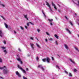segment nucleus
Returning <instances> with one entry per match:
<instances>
[{"label":"nucleus","instance_id":"nucleus-45","mask_svg":"<svg viewBox=\"0 0 79 79\" xmlns=\"http://www.w3.org/2000/svg\"><path fill=\"white\" fill-rule=\"evenodd\" d=\"M65 18L66 19H67V20H68V18H67L66 16H65Z\"/></svg>","mask_w":79,"mask_h":79},{"label":"nucleus","instance_id":"nucleus-28","mask_svg":"<svg viewBox=\"0 0 79 79\" xmlns=\"http://www.w3.org/2000/svg\"><path fill=\"white\" fill-rule=\"evenodd\" d=\"M55 42L56 45H58V42L57 41H56Z\"/></svg>","mask_w":79,"mask_h":79},{"label":"nucleus","instance_id":"nucleus-36","mask_svg":"<svg viewBox=\"0 0 79 79\" xmlns=\"http://www.w3.org/2000/svg\"><path fill=\"white\" fill-rule=\"evenodd\" d=\"M56 68H58L59 69H60V68L59 67V66H58L56 65Z\"/></svg>","mask_w":79,"mask_h":79},{"label":"nucleus","instance_id":"nucleus-21","mask_svg":"<svg viewBox=\"0 0 79 79\" xmlns=\"http://www.w3.org/2000/svg\"><path fill=\"white\" fill-rule=\"evenodd\" d=\"M39 57L37 56L36 58V60H37V61H39Z\"/></svg>","mask_w":79,"mask_h":79},{"label":"nucleus","instance_id":"nucleus-52","mask_svg":"<svg viewBox=\"0 0 79 79\" xmlns=\"http://www.w3.org/2000/svg\"><path fill=\"white\" fill-rule=\"evenodd\" d=\"M1 4V2H0V5Z\"/></svg>","mask_w":79,"mask_h":79},{"label":"nucleus","instance_id":"nucleus-43","mask_svg":"<svg viewBox=\"0 0 79 79\" xmlns=\"http://www.w3.org/2000/svg\"><path fill=\"white\" fill-rule=\"evenodd\" d=\"M3 43H4V44H6V41H4L3 42Z\"/></svg>","mask_w":79,"mask_h":79},{"label":"nucleus","instance_id":"nucleus-24","mask_svg":"<svg viewBox=\"0 0 79 79\" xmlns=\"http://www.w3.org/2000/svg\"><path fill=\"white\" fill-rule=\"evenodd\" d=\"M69 23L72 26H73V23L71 22H69Z\"/></svg>","mask_w":79,"mask_h":79},{"label":"nucleus","instance_id":"nucleus-37","mask_svg":"<svg viewBox=\"0 0 79 79\" xmlns=\"http://www.w3.org/2000/svg\"><path fill=\"white\" fill-rule=\"evenodd\" d=\"M29 23H30V24H31V25H34V24L32 23L31 22H29Z\"/></svg>","mask_w":79,"mask_h":79},{"label":"nucleus","instance_id":"nucleus-12","mask_svg":"<svg viewBox=\"0 0 79 79\" xmlns=\"http://www.w3.org/2000/svg\"><path fill=\"white\" fill-rule=\"evenodd\" d=\"M64 46L66 49H68V46L67 45L64 44Z\"/></svg>","mask_w":79,"mask_h":79},{"label":"nucleus","instance_id":"nucleus-29","mask_svg":"<svg viewBox=\"0 0 79 79\" xmlns=\"http://www.w3.org/2000/svg\"><path fill=\"white\" fill-rule=\"evenodd\" d=\"M0 63H2V59L1 58H0Z\"/></svg>","mask_w":79,"mask_h":79},{"label":"nucleus","instance_id":"nucleus-25","mask_svg":"<svg viewBox=\"0 0 79 79\" xmlns=\"http://www.w3.org/2000/svg\"><path fill=\"white\" fill-rule=\"evenodd\" d=\"M69 76H70V77H72V74L71 73H69Z\"/></svg>","mask_w":79,"mask_h":79},{"label":"nucleus","instance_id":"nucleus-23","mask_svg":"<svg viewBox=\"0 0 79 79\" xmlns=\"http://www.w3.org/2000/svg\"><path fill=\"white\" fill-rule=\"evenodd\" d=\"M42 13H43L45 18H46V15H45V13H44V12L42 11Z\"/></svg>","mask_w":79,"mask_h":79},{"label":"nucleus","instance_id":"nucleus-15","mask_svg":"<svg viewBox=\"0 0 79 79\" xmlns=\"http://www.w3.org/2000/svg\"><path fill=\"white\" fill-rule=\"evenodd\" d=\"M66 31H67L68 32H69V34H71V31H69V29H68L66 28Z\"/></svg>","mask_w":79,"mask_h":79},{"label":"nucleus","instance_id":"nucleus-44","mask_svg":"<svg viewBox=\"0 0 79 79\" xmlns=\"http://www.w3.org/2000/svg\"><path fill=\"white\" fill-rule=\"evenodd\" d=\"M50 24L51 25V26H52V25H53V24H52V22L50 23Z\"/></svg>","mask_w":79,"mask_h":79},{"label":"nucleus","instance_id":"nucleus-9","mask_svg":"<svg viewBox=\"0 0 79 79\" xmlns=\"http://www.w3.org/2000/svg\"><path fill=\"white\" fill-rule=\"evenodd\" d=\"M3 33L2 32V30H0V36L1 37H2L3 36Z\"/></svg>","mask_w":79,"mask_h":79},{"label":"nucleus","instance_id":"nucleus-49","mask_svg":"<svg viewBox=\"0 0 79 79\" xmlns=\"http://www.w3.org/2000/svg\"><path fill=\"white\" fill-rule=\"evenodd\" d=\"M58 6H59V7H60V5H59V4H58Z\"/></svg>","mask_w":79,"mask_h":79},{"label":"nucleus","instance_id":"nucleus-31","mask_svg":"<svg viewBox=\"0 0 79 79\" xmlns=\"http://www.w3.org/2000/svg\"><path fill=\"white\" fill-rule=\"evenodd\" d=\"M30 39L31 40H34V38H33V37H31L30 38Z\"/></svg>","mask_w":79,"mask_h":79},{"label":"nucleus","instance_id":"nucleus-16","mask_svg":"<svg viewBox=\"0 0 79 79\" xmlns=\"http://www.w3.org/2000/svg\"><path fill=\"white\" fill-rule=\"evenodd\" d=\"M36 46L38 47V48H40V46L37 43H36Z\"/></svg>","mask_w":79,"mask_h":79},{"label":"nucleus","instance_id":"nucleus-18","mask_svg":"<svg viewBox=\"0 0 79 79\" xmlns=\"http://www.w3.org/2000/svg\"><path fill=\"white\" fill-rule=\"evenodd\" d=\"M55 37L56 38V39H58V35H57L55 34L54 35Z\"/></svg>","mask_w":79,"mask_h":79},{"label":"nucleus","instance_id":"nucleus-22","mask_svg":"<svg viewBox=\"0 0 79 79\" xmlns=\"http://www.w3.org/2000/svg\"><path fill=\"white\" fill-rule=\"evenodd\" d=\"M46 34L47 35L50 36V34L48 32H46Z\"/></svg>","mask_w":79,"mask_h":79},{"label":"nucleus","instance_id":"nucleus-41","mask_svg":"<svg viewBox=\"0 0 79 79\" xmlns=\"http://www.w3.org/2000/svg\"><path fill=\"white\" fill-rule=\"evenodd\" d=\"M25 28H26V29H27V26H25Z\"/></svg>","mask_w":79,"mask_h":79},{"label":"nucleus","instance_id":"nucleus-7","mask_svg":"<svg viewBox=\"0 0 79 79\" xmlns=\"http://www.w3.org/2000/svg\"><path fill=\"white\" fill-rule=\"evenodd\" d=\"M38 68H40V69H41L43 71H45V69L43 68L42 65L41 64L39 65L38 66Z\"/></svg>","mask_w":79,"mask_h":79},{"label":"nucleus","instance_id":"nucleus-47","mask_svg":"<svg viewBox=\"0 0 79 79\" xmlns=\"http://www.w3.org/2000/svg\"><path fill=\"white\" fill-rule=\"evenodd\" d=\"M14 33H15V34H16V31H14Z\"/></svg>","mask_w":79,"mask_h":79},{"label":"nucleus","instance_id":"nucleus-38","mask_svg":"<svg viewBox=\"0 0 79 79\" xmlns=\"http://www.w3.org/2000/svg\"><path fill=\"white\" fill-rule=\"evenodd\" d=\"M45 42H48V40H47V39H45Z\"/></svg>","mask_w":79,"mask_h":79},{"label":"nucleus","instance_id":"nucleus-35","mask_svg":"<svg viewBox=\"0 0 79 79\" xmlns=\"http://www.w3.org/2000/svg\"><path fill=\"white\" fill-rule=\"evenodd\" d=\"M75 49L76 50H77V51L79 52V50L77 49V48H75Z\"/></svg>","mask_w":79,"mask_h":79},{"label":"nucleus","instance_id":"nucleus-14","mask_svg":"<svg viewBox=\"0 0 79 79\" xmlns=\"http://www.w3.org/2000/svg\"><path fill=\"white\" fill-rule=\"evenodd\" d=\"M4 25L6 29H7L8 27V25L6 24L5 23H4Z\"/></svg>","mask_w":79,"mask_h":79},{"label":"nucleus","instance_id":"nucleus-4","mask_svg":"<svg viewBox=\"0 0 79 79\" xmlns=\"http://www.w3.org/2000/svg\"><path fill=\"white\" fill-rule=\"evenodd\" d=\"M17 66L18 68L19 69H20V70H21V71H23V73H24V74H26V71L24 70L22 68L20 67V66H19V64H18Z\"/></svg>","mask_w":79,"mask_h":79},{"label":"nucleus","instance_id":"nucleus-42","mask_svg":"<svg viewBox=\"0 0 79 79\" xmlns=\"http://www.w3.org/2000/svg\"><path fill=\"white\" fill-rule=\"evenodd\" d=\"M64 73H66V74H68V72L66 70L64 71Z\"/></svg>","mask_w":79,"mask_h":79},{"label":"nucleus","instance_id":"nucleus-1","mask_svg":"<svg viewBox=\"0 0 79 79\" xmlns=\"http://www.w3.org/2000/svg\"><path fill=\"white\" fill-rule=\"evenodd\" d=\"M0 69H3L2 72L4 74H7L8 73L9 70L7 69L6 67L5 66H4L2 67L0 66Z\"/></svg>","mask_w":79,"mask_h":79},{"label":"nucleus","instance_id":"nucleus-13","mask_svg":"<svg viewBox=\"0 0 79 79\" xmlns=\"http://www.w3.org/2000/svg\"><path fill=\"white\" fill-rule=\"evenodd\" d=\"M70 60L71 62H72V63H73V64H75V62H74V60H71V59H70Z\"/></svg>","mask_w":79,"mask_h":79},{"label":"nucleus","instance_id":"nucleus-46","mask_svg":"<svg viewBox=\"0 0 79 79\" xmlns=\"http://www.w3.org/2000/svg\"><path fill=\"white\" fill-rule=\"evenodd\" d=\"M26 71H29V69H28V68H26Z\"/></svg>","mask_w":79,"mask_h":79},{"label":"nucleus","instance_id":"nucleus-27","mask_svg":"<svg viewBox=\"0 0 79 79\" xmlns=\"http://www.w3.org/2000/svg\"><path fill=\"white\" fill-rule=\"evenodd\" d=\"M37 32H39V33L40 32V29H37Z\"/></svg>","mask_w":79,"mask_h":79},{"label":"nucleus","instance_id":"nucleus-53","mask_svg":"<svg viewBox=\"0 0 79 79\" xmlns=\"http://www.w3.org/2000/svg\"><path fill=\"white\" fill-rule=\"evenodd\" d=\"M58 11H59V12H60V10H58Z\"/></svg>","mask_w":79,"mask_h":79},{"label":"nucleus","instance_id":"nucleus-39","mask_svg":"<svg viewBox=\"0 0 79 79\" xmlns=\"http://www.w3.org/2000/svg\"><path fill=\"white\" fill-rule=\"evenodd\" d=\"M29 23L28 22V23L27 24V26H29Z\"/></svg>","mask_w":79,"mask_h":79},{"label":"nucleus","instance_id":"nucleus-50","mask_svg":"<svg viewBox=\"0 0 79 79\" xmlns=\"http://www.w3.org/2000/svg\"><path fill=\"white\" fill-rule=\"evenodd\" d=\"M57 55L58 56H59V57H60V56H59V55L57 54Z\"/></svg>","mask_w":79,"mask_h":79},{"label":"nucleus","instance_id":"nucleus-20","mask_svg":"<svg viewBox=\"0 0 79 79\" xmlns=\"http://www.w3.org/2000/svg\"><path fill=\"white\" fill-rule=\"evenodd\" d=\"M24 17L27 20H28V18L27 17V15H24Z\"/></svg>","mask_w":79,"mask_h":79},{"label":"nucleus","instance_id":"nucleus-54","mask_svg":"<svg viewBox=\"0 0 79 79\" xmlns=\"http://www.w3.org/2000/svg\"><path fill=\"white\" fill-rule=\"evenodd\" d=\"M78 37H79V35H78Z\"/></svg>","mask_w":79,"mask_h":79},{"label":"nucleus","instance_id":"nucleus-32","mask_svg":"<svg viewBox=\"0 0 79 79\" xmlns=\"http://www.w3.org/2000/svg\"><path fill=\"white\" fill-rule=\"evenodd\" d=\"M23 79H27V77H25L24 76L23 77Z\"/></svg>","mask_w":79,"mask_h":79},{"label":"nucleus","instance_id":"nucleus-33","mask_svg":"<svg viewBox=\"0 0 79 79\" xmlns=\"http://www.w3.org/2000/svg\"><path fill=\"white\" fill-rule=\"evenodd\" d=\"M73 70L74 72H76V71H77V70L75 69H74Z\"/></svg>","mask_w":79,"mask_h":79},{"label":"nucleus","instance_id":"nucleus-56","mask_svg":"<svg viewBox=\"0 0 79 79\" xmlns=\"http://www.w3.org/2000/svg\"><path fill=\"white\" fill-rule=\"evenodd\" d=\"M37 40H38V39H37Z\"/></svg>","mask_w":79,"mask_h":79},{"label":"nucleus","instance_id":"nucleus-30","mask_svg":"<svg viewBox=\"0 0 79 79\" xmlns=\"http://www.w3.org/2000/svg\"><path fill=\"white\" fill-rule=\"evenodd\" d=\"M20 27L22 30H24V28H23V27H22V26H20Z\"/></svg>","mask_w":79,"mask_h":79},{"label":"nucleus","instance_id":"nucleus-17","mask_svg":"<svg viewBox=\"0 0 79 79\" xmlns=\"http://www.w3.org/2000/svg\"><path fill=\"white\" fill-rule=\"evenodd\" d=\"M48 21H49V22H52V21H53V19H48Z\"/></svg>","mask_w":79,"mask_h":79},{"label":"nucleus","instance_id":"nucleus-11","mask_svg":"<svg viewBox=\"0 0 79 79\" xmlns=\"http://www.w3.org/2000/svg\"><path fill=\"white\" fill-rule=\"evenodd\" d=\"M16 75H18L19 77H21V75L19 73V72H18V71L16 72Z\"/></svg>","mask_w":79,"mask_h":79},{"label":"nucleus","instance_id":"nucleus-55","mask_svg":"<svg viewBox=\"0 0 79 79\" xmlns=\"http://www.w3.org/2000/svg\"><path fill=\"white\" fill-rule=\"evenodd\" d=\"M56 19H57L56 17Z\"/></svg>","mask_w":79,"mask_h":79},{"label":"nucleus","instance_id":"nucleus-34","mask_svg":"<svg viewBox=\"0 0 79 79\" xmlns=\"http://www.w3.org/2000/svg\"><path fill=\"white\" fill-rule=\"evenodd\" d=\"M2 6L3 7H5V6L4 4H2Z\"/></svg>","mask_w":79,"mask_h":79},{"label":"nucleus","instance_id":"nucleus-3","mask_svg":"<svg viewBox=\"0 0 79 79\" xmlns=\"http://www.w3.org/2000/svg\"><path fill=\"white\" fill-rule=\"evenodd\" d=\"M1 47L3 50V52L5 53V55H6L8 53V52L6 50V47Z\"/></svg>","mask_w":79,"mask_h":79},{"label":"nucleus","instance_id":"nucleus-40","mask_svg":"<svg viewBox=\"0 0 79 79\" xmlns=\"http://www.w3.org/2000/svg\"><path fill=\"white\" fill-rule=\"evenodd\" d=\"M52 59L53 61L54 60V58H53V57H52Z\"/></svg>","mask_w":79,"mask_h":79},{"label":"nucleus","instance_id":"nucleus-51","mask_svg":"<svg viewBox=\"0 0 79 79\" xmlns=\"http://www.w3.org/2000/svg\"><path fill=\"white\" fill-rule=\"evenodd\" d=\"M9 29H11V27H9Z\"/></svg>","mask_w":79,"mask_h":79},{"label":"nucleus","instance_id":"nucleus-19","mask_svg":"<svg viewBox=\"0 0 79 79\" xmlns=\"http://www.w3.org/2000/svg\"><path fill=\"white\" fill-rule=\"evenodd\" d=\"M0 16H1V18H2L4 19V20H6V19H5V18H4V17L3 16L0 15Z\"/></svg>","mask_w":79,"mask_h":79},{"label":"nucleus","instance_id":"nucleus-5","mask_svg":"<svg viewBox=\"0 0 79 79\" xmlns=\"http://www.w3.org/2000/svg\"><path fill=\"white\" fill-rule=\"evenodd\" d=\"M46 5L47 6H48L50 10L51 11V12H52V8L50 6V5H49V3H48V2L47 1H46Z\"/></svg>","mask_w":79,"mask_h":79},{"label":"nucleus","instance_id":"nucleus-26","mask_svg":"<svg viewBox=\"0 0 79 79\" xmlns=\"http://www.w3.org/2000/svg\"><path fill=\"white\" fill-rule=\"evenodd\" d=\"M49 40H50V41H52L53 39L52 38L49 39Z\"/></svg>","mask_w":79,"mask_h":79},{"label":"nucleus","instance_id":"nucleus-6","mask_svg":"<svg viewBox=\"0 0 79 79\" xmlns=\"http://www.w3.org/2000/svg\"><path fill=\"white\" fill-rule=\"evenodd\" d=\"M17 57H18V58L17 59V61H20V62L21 63V64H23V62H22L21 60V58L19 57V54H18L17 55Z\"/></svg>","mask_w":79,"mask_h":79},{"label":"nucleus","instance_id":"nucleus-2","mask_svg":"<svg viewBox=\"0 0 79 79\" xmlns=\"http://www.w3.org/2000/svg\"><path fill=\"white\" fill-rule=\"evenodd\" d=\"M42 61H43V62H45V61H46L48 63H49L50 59L49 58L47 57L46 59H42Z\"/></svg>","mask_w":79,"mask_h":79},{"label":"nucleus","instance_id":"nucleus-48","mask_svg":"<svg viewBox=\"0 0 79 79\" xmlns=\"http://www.w3.org/2000/svg\"><path fill=\"white\" fill-rule=\"evenodd\" d=\"M19 51L20 52H21V49H20V48H19Z\"/></svg>","mask_w":79,"mask_h":79},{"label":"nucleus","instance_id":"nucleus-10","mask_svg":"<svg viewBox=\"0 0 79 79\" xmlns=\"http://www.w3.org/2000/svg\"><path fill=\"white\" fill-rule=\"evenodd\" d=\"M52 6H54V8L56 10H57V8H56V6H55V5L54 4V3H53V2H52Z\"/></svg>","mask_w":79,"mask_h":79},{"label":"nucleus","instance_id":"nucleus-8","mask_svg":"<svg viewBox=\"0 0 79 79\" xmlns=\"http://www.w3.org/2000/svg\"><path fill=\"white\" fill-rule=\"evenodd\" d=\"M30 45L32 50H34V44L30 43Z\"/></svg>","mask_w":79,"mask_h":79}]
</instances>
